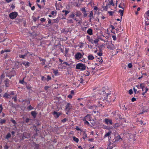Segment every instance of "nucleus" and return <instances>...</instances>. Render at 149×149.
I'll return each instance as SVG.
<instances>
[{
    "mask_svg": "<svg viewBox=\"0 0 149 149\" xmlns=\"http://www.w3.org/2000/svg\"><path fill=\"white\" fill-rule=\"evenodd\" d=\"M140 88H141L142 90V93L141 94L143 95L144 97L146 98V96H145V94L148 90V88L142 84H140Z\"/></svg>",
    "mask_w": 149,
    "mask_h": 149,
    "instance_id": "obj_1",
    "label": "nucleus"
},
{
    "mask_svg": "<svg viewBox=\"0 0 149 149\" xmlns=\"http://www.w3.org/2000/svg\"><path fill=\"white\" fill-rule=\"evenodd\" d=\"M86 68L85 64L82 63H79L76 66V69H80L81 70H85Z\"/></svg>",
    "mask_w": 149,
    "mask_h": 149,
    "instance_id": "obj_2",
    "label": "nucleus"
},
{
    "mask_svg": "<svg viewBox=\"0 0 149 149\" xmlns=\"http://www.w3.org/2000/svg\"><path fill=\"white\" fill-rule=\"evenodd\" d=\"M107 48L111 50H114L115 49V47L112 43L111 42H109L107 44Z\"/></svg>",
    "mask_w": 149,
    "mask_h": 149,
    "instance_id": "obj_3",
    "label": "nucleus"
},
{
    "mask_svg": "<svg viewBox=\"0 0 149 149\" xmlns=\"http://www.w3.org/2000/svg\"><path fill=\"white\" fill-rule=\"evenodd\" d=\"M80 10L83 14L84 17H86L87 16L88 11L86 10L85 8L84 7L81 8Z\"/></svg>",
    "mask_w": 149,
    "mask_h": 149,
    "instance_id": "obj_4",
    "label": "nucleus"
},
{
    "mask_svg": "<svg viewBox=\"0 0 149 149\" xmlns=\"http://www.w3.org/2000/svg\"><path fill=\"white\" fill-rule=\"evenodd\" d=\"M17 15V13L16 12H12L10 14L9 16L10 18L13 19L16 17Z\"/></svg>",
    "mask_w": 149,
    "mask_h": 149,
    "instance_id": "obj_5",
    "label": "nucleus"
},
{
    "mask_svg": "<svg viewBox=\"0 0 149 149\" xmlns=\"http://www.w3.org/2000/svg\"><path fill=\"white\" fill-rule=\"evenodd\" d=\"M103 122L104 123L108 125H112V121L111 119H109L108 118H106L103 120Z\"/></svg>",
    "mask_w": 149,
    "mask_h": 149,
    "instance_id": "obj_6",
    "label": "nucleus"
},
{
    "mask_svg": "<svg viewBox=\"0 0 149 149\" xmlns=\"http://www.w3.org/2000/svg\"><path fill=\"white\" fill-rule=\"evenodd\" d=\"M72 105L70 103H67L65 107V110L68 112L72 109Z\"/></svg>",
    "mask_w": 149,
    "mask_h": 149,
    "instance_id": "obj_7",
    "label": "nucleus"
},
{
    "mask_svg": "<svg viewBox=\"0 0 149 149\" xmlns=\"http://www.w3.org/2000/svg\"><path fill=\"white\" fill-rule=\"evenodd\" d=\"M139 88L140 85H139L135 86L134 87L133 89L135 94L138 93L139 92Z\"/></svg>",
    "mask_w": 149,
    "mask_h": 149,
    "instance_id": "obj_8",
    "label": "nucleus"
},
{
    "mask_svg": "<svg viewBox=\"0 0 149 149\" xmlns=\"http://www.w3.org/2000/svg\"><path fill=\"white\" fill-rule=\"evenodd\" d=\"M82 55L80 52H78L75 55V58L77 60L80 59L82 56Z\"/></svg>",
    "mask_w": 149,
    "mask_h": 149,
    "instance_id": "obj_9",
    "label": "nucleus"
},
{
    "mask_svg": "<svg viewBox=\"0 0 149 149\" xmlns=\"http://www.w3.org/2000/svg\"><path fill=\"white\" fill-rule=\"evenodd\" d=\"M61 113H62L60 112H57L56 111H54L53 113V114L56 118H57L61 114Z\"/></svg>",
    "mask_w": 149,
    "mask_h": 149,
    "instance_id": "obj_10",
    "label": "nucleus"
},
{
    "mask_svg": "<svg viewBox=\"0 0 149 149\" xmlns=\"http://www.w3.org/2000/svg\"><path fill=\"white\" fill-rule=\"evenodd\" d=\"M91 115L89 114H88L84 118L83 120L84 121L85 120L91 121Z\"/></svg>",
    "mask_w": 149,
    "mask_h": 149,
    "instance_id": "obj_11",
    "label": "nucleus"
},
{
    "mask_svg": "<svg viewBox=\"0 0 149 149\" xmlns=\"http://www.w3.org/2000/svg\"><path fill=\"white\" fill-rule=\"evenodd\" d=\"M88 17L89 18V21L90 22H91V19L93 18V13L92 11H91L89 15H88Z\"/></svg>",
    "mask_w": 149,
    "mask_h": 149,
    "instance_id": "obj_12",
    "label": "nucleus"
},
{
    "mask_svg": "<svg viewBox=\"0 0 149 149\" xmlns=\"http://www.w3.org/2000/svg\"><path fill=\"white\" fill-rule=\"evenodd\" d=\"M145 19L147 20H149V10L147 11L144 15Z\"/></svg>",
    "mask_w": 149,
    "mask_h": 149,
    "instance_id": "obj_13",
    "label": "nucleus"
},
{
    "mask_svg": "<svg viewBox=\"0 0 149 149\" xmlns=\"http://www.w3.org/2000/svg\"><path fill=\"white\" fill-rule=\"evenodd\" d=\"M9 80L8 79H6L4 81L6 87H8L9 86Z\"/></svg>",
    "mask_w": 149,
    "mask_h": 149,
    "instance_id": "obj_14",
    "label": "nucleus"
},
{
    "mask_svg": "<svg viewBox=\"0 0 149 149\" xmlns=\"http://www.w3.org/2000/svg\"><path fill=\"white\" fill-rule=\"evenodd\" d=\"M22 64L24 65L26 68H27L29 66V63L28 62L24 61L22 63Z\"/></svg>",
    "mask_w": 149,
    "mask_h": 149,
    "instance_id": "obj_15",
    "label": "nucleus"
},
{
    "mask_svg": "<svg viewBox=\"0 0 149 149\" xmlns=\"http://www.w3.org/2000/svg\"><path fill=\"white\" fill-rule=\"evenodd\" d=\"M31 114L34 118H35L36 117V115L37 114V113L36 111H33L31 112Z\"/></svg>",
    "mask_w": 149,
    "mask_h": 149,
    "instance_id": "obj_16",
    "label": "nucleus"
},
{
    "mask_svg": "<svg viewBox=\"0 0 149 149\" xmlns=\"http://www.w3.org/2000/svg\"><path fill=\"white\" fill-rule=\"evenodd\" d=\"M87 33L90 35L93 34V31L91 29L89 28L87 31Z\"/></svg>",
    "mask_w": 149,
    "mask_h": 149,
    "instance_id": "obj_17",
    "label": "nucleus"
},
{
    "mask_svg": "<svg viewBox=\"0 0 149 149\" xmlns=\"http://www.w3.org/2000/svg\"><path fill=\"white\" fill-rule=\"evenodd\" d=\"M99 41V39L98 38H96L94 40H93L92 43V44H93L94 43H95V44H97Z\"/></svg>",
    "mask_w": 149,
    "mask_h": 149,
    "instance_id": "obj_18",
    "label": "nucleus"
},
{
    "mask_svg": "<svg viewBox=\"0 0 149 149\" xmlns=\"http://www.w3.org/2000/svg\"><path fill=\"white\" fill-rule=\"evenodd\" d=\"M109 5H111L113 6L114 5L113 0H111L109 1V3H108V5H107L106 7H108V6Z\"/></svg>",
    "mask_w": 149,
    "mask_h": 149,
    "instance_id": "obj_19",
    "label": "nucleus"
},
{
    "mask_svg": "<svg viewBox=\"0 0 149 149\" xmlns=\"http://www.w3.org/2000/svg\"><path fill=\"white\" fill-rule=\"evenodd\" d=\"M88 58L89 60H91L94 59V57L92 55L90 54L88 56Z\"/></svg>",
    "mask_w": 149,
    "mask_h": 149,
    "instance_id": "obj_20",
    "label": "nucleus"
},
{
    "mask_svg": "<svg viewBox=\"0 0 149 149\" xmlns=\"http://www.w3.org/2000/svg\"><path fill=\"white\" fill-rule=\"evenodd\" d=\"M145 25L146 26V27L145 28V29L146 30L147 28L146 27V26L147 25H149V21H148V20H147L146 19H145Z\"/></svg>",
    "mask_w": 149,
    "mask_h": 149,
    "instance_id": "obj_21",
    "label": "nucleus"
},
{
    "mask_svg": "<svg viewBox=\"0 0 149 149\" xmlns=\"http://www.w3.org/2000/svg\"><path fill=\"white\" fill-rule=\"evenodd\" d=\"M10 52V50L9 49H4V50H2L1 52V54H3L4 52Z\"/></svg>",
    "mask_w": 149,
    "mask_h": 149,
    "instance_id": "obj_22",
    "label": "nucleus"
},
{
    "mask_svg": "<svg viewBox=\"0 0 149 149\" xmlns=\"http://www.w3.org/2000/svg\"><path fill=\"white\" fill-rule=\"evenodd\" d=\"M75 15L77 16H80L81 15V13L80 11H77L75 12Z\"/></svg>",
    "mask_w": 149,
    "mask_h": 149,
    "instance_id": "obj_23",
    "label": "nucleus"
},
{
    "mask_svg": "<svg viewBox=\"0 0 149 149\" xmlns=\"http://www.w3.org/2000/svg\"><path fill=\"white\" fill-rule=\"evenodd\" d=\"M86 38L87 39L89 42L91 43L92 42L93 40L92 38H91L89 36H87L86 37Z\"/></svg>",
    "mask_w": 149,
    "mask_h": 149,
    "instance_id": "obj_24",
    "label": "nucleus"
},
{
    "mask_svg": "<svg viewBox=\"0 0 149 149\" xmlns=\"http://www.w3.org/2000/svg\"><path fill=\"white\" fill-rule=\"evenodd\" d=\"M120 126V125H119L118 123H116L114 124L113 125V127L114 128L116 129L119 127Z\"/></svg>",
    "mask_w": 149,
    "mask_h": 149,
    "instance_id": "obj_25",
    "label": "nucleus"
},
{
    "mask_svg": "<svg viewBox=\"0 0 149 149\" xmlns=\"http://www.w3.org/2000/svg\"><path fill=\"white\" fill-rule=\"evenodd\" d=\"M6 122V120L5 119H1L0 120V124L1 125H2L3 124L5 123Z\"/></svg>",
    "mask_w": 149,
    "mask_h": 149,
    "instance_id": "obj_26",
    "label": "nucleus"
},
{
    "mask_svg": "<svg viewBox=\"0 0 149 149\" xmlns=\"http://www.w3.org/2000/svg\"><path fill=\"white\" fill-rule=\"evenodd\" d=\"M123 12H124V10H120L119 11L118 13H120V15L121 16V18H122V17L123 16Z\"/></svg>",
    "mask_w": 149,
    "mask_h": 149,
    "instance_id": "obj_27",
    "label": "nucleus"
},
{
    "mask_svg": "<svg viewBox=\"0 0 149 149\" xmlns=\"http://www.w3.org/2000/svg\"><path fill=\"white\" fill-rule=\"evenodd\" d=\"M9 96H10V95L9 94L7 93H6L4 94L3 97L5 98H8L9 97Z\"/></svg>",
    "mask_w": 149,
    "mask_h": 149,
    "instance_id": "obj_28",
    "label": "nucleus"
},
{
    "mask_svg": "<svg viewBox=\"0 0 149 149\" xmlns=\"http://www.w3.org/2000/svg\"><path fill=\"white\" fill-rule=\"evenodd\" d=\"M73 140L74 141H75L76 143H78L79 141V139L78 138L76 137L75 136H73Z\"/></svg>",
    "mask_w": 149,
    "mask_h": 149,
    "instance_id": "obj_29",
    "label": "nucleus"
},
{
    "mask_svg": "<svg viewBox=\"0 0 149 149\" xmlns=\"http://www.w3.org/2000/svg\"><path fill=\"white\" fill-rule=\"evenodd\" d=\"M90 72L88 71H86L85 72L84 74V75L85 76H88L89 75Z\"/></svg>",
    "mask_w": 149,
    "mask_h": 149,
    "instance_id": "obj_30",
    "label": "nucleus"
},
{
    "mask_svg": "<svg viewBox=\"0 0 149 149\" xmlns=\"http://www.w3.org/2000/svg\"><path fill=\"white\" fill-rule=\"evenodd\" d=\"M26 56V54L23 55L20 54L19 55V57L21 58H24Z\"/></svg>",
    "mask_w": 149,
    "mask_h": 149,
    "instance_id": "obj_31",
    "label": "nucleus"
},
{
    "mask_svg": "<svg viewBox=\"0 0 149 149\" xmlns=\"http://www.w3.org/2000/svg\"><path fill=\"white\" fill-rule=\"evenodd\" d=\"M11 134L10 133H8L6 136V138L7 139H8L9 138L11 137Z\"/></svg>",
    "mask_w": 149,
    "mask_h": 149,
    "instance_id": "obj_32",
    "label": "nucleus"
},
{
    "mask_svg": "<svg viewBox=\"0 0 149 149\" xmlns=\"http://www.w3.org/2000/svg\"><path fill=\"white\" fill-rule=\"evenodd\" d=\"M111 133V132H109L106 134L104 136V137H107V136H109Z\"/></svg>",
    "mask_w": 149,
    "mask_h": 149,
    "instance_id": "obj_33",
    "label": "nucleus"
},
{
    "mask_svg": "<svg viewBox=\"0 0 149 149\" xmlns=\"http://www.w3.org/2000/svg\"><path fill=\"white\" fill-rule=\"evenodd\" d=\"M62 12L63 13H65V15H66L68 13L70 12V11L66 10H63L62 11Z\"/></svg>",
    "mask_w": 149,
    "mask_h": 149,
    "instance_id": "obj_34",
    "label": "nucleus"
},
{
    "mask_svg": "<svg viewBox=\"0 0 149 149\" xmlns=\"http://www.w3.org/2000/svg\"><path fill=\"white\" fill-rule=\"evenodd\" d=\"M27 109L28 110H30L33 109V108L31 105H29Z\"/></svg>",
    "mask_w": 149,
    "mask_h": 149,
    "instance_id": "obj_35",
    "label": "nucleus"
},
{
    "mask_svg": "<svg viewBox=\"0 0 149 149\" xmlns=\"http://www.w3.org/2000/svg\"><path fill=\"white\" fill-rule=\"evenodd\" d=\"M40 61H42V65H44L45 64V60L44 59H40Z\"/></svg>",
    "mask_w": 149,
    "mask_h": 149,
    "instance_id": "obj_36",
    "label": "nucleus"
},
{
    "mask_svg": "<svg viewBox=\"0 0 149 149\" xmlns=\"http://www.w3.org/2000/svg\"><path fill=\"white\" fill-rule=\"evenodd\" d=\"M97 107H96L95 106H91L89 107V109H95V108H96Z\"/></svg>",
    "mask_w": 149,
    "mask_h": 149,
    "instance_id": "obj_37",
    "label": "nucleus"
},
{
    "mask_svg": "<svg viewBox=\"0 0 149 149\" xmlns=\"http://www.w3.org/2000/svg\"><path fill=\"white\" fill-rule=\"evenodd\" d=\"M53 21H54V22L53 23H58V22L59 20L58 19L56 18L55 19H54L53 20Z\"/></svg>",
    "mask_w": 149,
    "mask_h": 149,
    "instance_id": "obj_38",
    "label": "nucleus"
},
{
    "mask_svg": "<svg viewBox=\"0 0 149 149\" xmlns=\"http://www.w3.org/2000/svg\"><path fill=\"white\" fill-rule=\"evenodd\" d=\"M141 63L143 65L142 67H144L145 66V65L146 64V62L144 61H142L141 62Z\"/></svg>",
    "mask_w": 149,
    "mask_h": 149,
    "instance_id": "obj_39",
    "label": "nucleus"
},
{
    "mask_svg": "<svg viewBox=\"0 0 149 149\" xmlns=\"http://www.w3.org/2000/svg\"><path fill=\"white\" fill-rule=\"evenodd\" d=\"M133 93V91L132 89H130L129 91V93L130 95H132Z\"/></svg>",
    "mask_w": 149,
    "mask_h": 149,
    "instance_id": "obj_40",
    "label": "nucleus"
},
{
    "mask_svg": "<svg viewBox=\"0 0 149 149\" xmlns=\"http://www.w3.org/2000/svg\"><path fill=\"white\" fill-rule=\"evenodd\" d=\"M53 70V73H54L56 75L58 73V70H55L54 69Z\"/></svg>",
    "mask_w": 149,
    "mask_h": 149,
    "instance_id": "obj_41",
    "label": "nucleus"
},
{
    "mask_svg": "<svg viewBox=\"0 0 149 149\" xmlns=\"http://www.w3.org/2000/svg\"><path fill=\"white\" fill-rule=\"evenodd\" d=\"M19 82L23 84H24L26 83L24 80V79L22 80H20L19 81Z\"/></svg>",
    "mask_w": 149,
    "mask_h": 149,
    "instance_id": "obj_42",
    "label": "nucleus"
},
{
    "mask_svg": "<svg viewBox=\"0 0 149 149\" xmlns=\"http://www.w3.org/2000/svg\"><path fill=\"white\" fill-rule=\"evenodd\" d=\"M10 121H11V122H12L13 123L15 124H17L15 121V120H13V119H12L10 120Z\"/></svg>",
    "mask_w": 149,
    "mask_h": 149,
    "instance_id": "obj_43",
    "label": "nucleus"
},
{
    "mask_svg": "<svg viewBox=\"0 0 149 149\" xmlns=\"http://www.w3.org/2000/svg\"><path fill=\"white\" fill-rule=\"evenodd\" d=\"M68 119L65 118H64V119H63V120H61V121L63 123H65L66 121H68Z\"/></svg>",
    "mask_w": 149,
    "mask_h": 149,
    "instance_id": "obj_44",
    "label": "nucleus"
},
{
    "mask_svg": "<svg viewBox=\"0 0 149 149\" xmlns=\"http://www.w3.org/2000/svg\"><path fill=\"white\" fill-rule=\"evenodd\" d=\"M108 13L110 15H112L114 13V12L112 11H109Z\"/></svg>",
    "mask_w": 149,
    "mask_h": 149,
    "instance_id": "obj_45",
    "label": "nucleus"
},
{
    "mask_svg": "<svg viewBox=\"0 0 149 149\" xmlns=\"http://www.w3.org/2000/svg\"><path fill=\"white\" fill-rule=\"evenodd\" d=\"M137 11H136L135 12V14L136 15H137L138 14V11H139L140 10V7H139L137 9Z\"/></svg>",
    "mask_w": 149,
    "mask_h": 149,
    "instance_id": "obj_46",
    "label": "nucleus"
},
{
    "mask_svg": "<svg viewBox=\"0 0 149 149\" xmlns=\"http://www.w3.org/2000/svg\"><path fill=\"white\" fill-rule=\"evenodd\" d=\"M51 77L49 76V75H48L47 76V81H49V80H51Z\"/></svg>",
    "mask_w": 149,
    "mask_h": 149,
    "instance_id": "obj_47",
    "label": "nucleus"
},
{
    "mask_svg": "<svg viewBox=\"0 0 149 149\" xmlns=\"http://www.w3.org/2000/svg\"><path fill=\"white\" fill-rule=\"evenodd\" d=\"M128 68H132V64L131 63H129L128 64Z\"/></svg>",
    "mask_w": 149,
    "mask_h": 149,
    "instance_id": "obj_48",
    "label": "nucleus"
},
{
    "mask_svg": "<svg viewBox=\"0 0 149 149\" xmlns=\"http://www.w3.org/2000/svg\"><path fill=\"white\" fill-rule=\"evenodd\" d=\"M45 18H42L40 19V21L42 22H43L45 21Z\"/></svg>",
    "mask_w": 149,
    "mask_h": 149,
    "instance_id": "obj_49",
    "label": "nucleus"
},
{
    "mask_svg": "<svg viewBox=\"0 0 149 149\" xmlns=\"http://www.w3.org/2000/svg\"><path fill=\"white\" fill-rule=\"evenodd\" d=\"M83 135L84 136V137H83L84 139H85V138H86L87 137V134L85 132L84 133Z\"/></svg>",
    "mask_w": 149,
    "mask_h": 149,
    "instance_id": "obj_50",
    "label": "nucleus"
},
{
    "mask_svg": "<svg viewBox=\"0 0 149 149\" xmlns=\"http://www.w3.org/2000/svg\"><path fill=\"white\" fill-rule=\"evenodd\" d=\"M3 109V108L1 105H0V113H1Z\"/></svg>",
    "mask_w": 149,
    "mask_h": 149,
    "instance_id": "obj_51",
    "label": "nucleus"
},
{
    "mask_svg": "<svg viewBox=\"0 0 149 149\" xmlns=\"http://www.w3.org/2000/svg\"><path fill=\"white\" fill-rule=\"evenodd\" d=\"M30 119H29V118H26V120H25V122L26 123H28L29 121V120H30Z\"/></svg>",
    "mask_w": 149,
    "mask_h": 149,
    "instance_id": "obj_52",
    "label": "nucleus"
},
{
    "mask_svg": "<svg viewBox=\"0 0 149 149\" xmlns=\"http://www.w3.org/2000/svg\"><path fill=\"white\" fill-rule=\"evenodd\" d=\"M113 40H116V36H112Z\"/></svg>",
    "mask_w": 149,
    "mask_h": 149,
    "instance_id": "obj_53",
    "label": "nucleus"
},
{
    "mask_svg": "<svg viewBox=\"0 0 149 149\" xmlns=\"http://www.w3.org/2000/svg\"><path fill=\"white\" fill-rule=\"evenodd\" d=\"M12 99L14 100L15 101H17V97L16 96L13 97Z\"/></svg>",
    "mask_w": 149,
    "mask_h": 149,
    "instance_id": "obj_54",
    "label": "nucleus"
},
{
    "mask_svg": "<svg viewBox=\"0 0 149 149\" xmlns=\"http://www.w3.org/2000/svg\"><path fill=\"white\" fill-rule=\"evenodd\" d=\"M56 11H52V13H51V14H52V15H54V14H56Z\"/></svg>",
    "mask_w": 149,
    "mask_h": 149,
    "instance_id": "obj_55",
    "label": "nucleus"
},
{
    "mask_svg": "<svg viewBox=\"0 0 149 149\" xmlns=\"http://www.w3.org/2000/svg\"><path fill=\"white\" fill-rule=\"evenodd\" d=\"M26 88L28 89H29V90H31V87L29 86H26Z\"/></svg>",
    "mask_w": 149,
    "mask_h": 149,
    "instance_id": "obj_56",
    "label": "nucleus"
},
{
    "mask_svg": "<svg viewBox=\"0 0 149 149\" xmlns=\"http://www.w3.org/2000/svg\"><path fill=\"white\" fill-rule=\"evenodd\" d=\"M84 121H85L84 122L85 123V124H87L88 125H89V122H88V121H87V120H85Z\"/></svg>",
    "mask_w": 149,
    "mask_h": 149,
    "instance_id": "obj_57",
    "label": "nucleus"
},
{
    "mask_svg": "<svg viewBox=\"0 0 149 149\" xmlns=\"http://www.w3.org/2000/svg\"><path fill=\"white\" fill-rule=\"evenodd\" d=\"M74 16H75V15L73 14H71L70 15V17L72 18H74Z\"/></svg>",
    "mask_w": 149,
    "mask_h": 149,
    "instance_id": "obj_58",
    "label": "nucleus"
},
{
    "mask_svg": "<svg viewBox=\"0 0 149 149\" xmlns=\"http://www.w3.org/2000/svg\"><path fill=\"white\" fill-rule=\"evenodd\" d=\"M136 100V99L135 98L133 97L132 98L131 100L132 102H134Z\"/></svg>",
    "mask_w": 149,
    "mask_h": 149,
    "instance_id": "obj_59",
    "label": "nucleus"
},
{
    "mask_svg": "<svg viewBox=\"0 0 149 149\" xmlns=\"http://www.w3.org/2000/svg\"><path fill=\"white\" fill-rule=\"evenodd\" d=\"M39 147V145L38 144H36V145L35 148H38Z\"/></svg>",
    "mask_w": 149,
    "mask_h": 149,
    "instance_id": "obj_60",
    "label": "nucleus"
},
{
    "mask_svg": "<svg viewBox=\"0 0 149 149\" xmlns=\"http://www.w3.org/2000/svg\"><path fill=\"white\" fill-rule=\"evenodd\" d=\"M49 88V87L48 86H46L45 87V90H47Z\"/></svg>",
    "mask_w": 149,
    "mask_h": 149,
    "instance_id": "obj_61",
    "label": "nucleus"
},
{
    "mask_svg": "<svg viewBox=\"0 0 149 149\" xmlns=\"http://www.w3.org/2000/svg\"><path fill=\"white\" fill-rule=\"evenodd\" d=\"M68 98L71 99L72 97V96L71 95H69L68 96Z\"/></svg>",
    "mask_w": 149,
    "mask_h": 149,
    "instance_id": "obj_62",
    "label": "nucleus"
},
{
    "mask_svg": "<svg viewBox=\"0 0 149 149\" xmlns=\"http://www.w3.org/2000/svg\"><path fill=\"white\" fill-rule=\"evenodd\" d=\"M110 28L112 29V30H113L115 29L114 26L112 25L110 26Z\"/></svg>",
    "mask_w": 149,
    "mask_h": 149,
    "instance_id": "obj_63",
    "label": "nucleus"
},
{
    "mask_svg": "<svg viewBox=\"0 0 149 149\" xmlns=\"http://www.w3.org/2000/svg\"><path fill=\"white\" fill-rule=\"evenodd\" d=\"M4 148L5 149H8V147L6 145L4 146Z\"/></svg>",
    "mask_w": 149,
    "mask_h": 149,
    "instance_id": "obj_64",
    "label": "nucleus"
}]
</instances>
